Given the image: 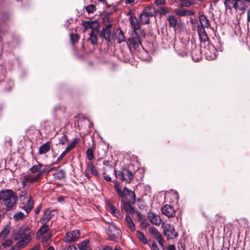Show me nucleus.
Here are the masks:
<instances>
[{
  "instance_id": "1",
  "label": "nucleus",
  "mask_w": 250,
  "mask_h": 250,
  "mask_svg": "<svg viewBox=\"0 0 250 250\" xmlns=\"http://www.w3.org/2000/svg\"><path fill=\"white\" fill-rule=\"evenodd\" d=\"M45 170V166L40 163L38 162L37 165H33L29 169L31 173L24 174L20 179L22 188L38 182Z\"/></svg>"
},
{
  "instance_id": "2",
  "label": "nucleus",
  "mask_w": 250,
  "mask_h": 250,
  "mask_svg": "<svg viewBox=\"0 0 250 250\" xmlns=\"http://www.w3.org/2000/svg\"><path fill=\"white\" fill-rule=\"evenodd\" d=\"M0 200L7 210H13L16 208L18 196L11 189H3L0 191Z\"/></svg>"
},
{
  "instance_id": "3",
  "label": "nucleus",
  "mask_w": 250,
  "mask_h": 250,
  "mask_svg": "<svg viewBox=\"0 0 250 250\" xmlns=\"http://www.w3.org/2000/svg\"><path fill=\"white\" fill-rule=\"evenodd\" d=\"M114 188L119 197L123 200L125 199L126 202L134 204L136 202V195L134 192L129 190L127 188L125 187L122 189V187L117 181H113Z\"/></svg>"
},
{
  "instance_id": "4",
  "label": "nucleus",
  "mask_w": 250,
  "mask_h": 250,
  "mask_svg": "<svg viewBox=\"0 0 250 250\" xmlns=\"http://www.w3.org/2000/svg\"><path fill=\"white\" fill-rule=\"evenodd\" d=\"M145 32L137 33L132 32L131 37L127 40V45L131 52L133 50L139 51L142 45V39L145 38Z\"/></svg>"
},
{
  "instance_id": "5",
  "label": "nucleus",
  "mask_w": 250,
  "mask_h": 250,
  "mask_svg": "<svg viewBox=\"0 0 250 250\" xmlns=\"http://www.w3.org/2000/svg\"><path fill=\"white\" fill-rule=\"evenodd\" d=\"M158 11L152 6L146 7L139 17L140 22L142 24H149V18L155 17Z\"/></svg>"
},
{
  "instance_id": "6",
  "label": "nucleus",
  "mask_w": 250,
  "mask_h": 250,
  "mask_svg": "<svg viewBox=\"0 0 250 250\" xmlns=\"http://www.w3.org/2000/svg\"><path fill=\"white\" fill-rule=\"evenodd\" d=\"M50 227L46 224H42V226L38 229L37 234V238L41 240L42 243L48 244L51 241L52 235L49 231Z\"/></svg>"
},
{
  "instance_id": "7",
  "label": "nucleus",
  "mask_w": 250,
  "mask_h": 250,
  "mask_svg": "<svg viewBox=\"0 0 250 250\" xmlns=\"http://www.w3.org/2000/svg\"><path fill=\"white\" fill-rule=\"evenodd\" d=\"M106 233L111 241H115L122 237L121 230L113 224H109L106 229Z\"/></svg>"
},
{
  "instance_id": "8",
  "label": "nucleus",
  "mask_w": 250,
  "mask_h": 250,
  "mask_svg": "<svg viewBox=\"0 0 250 250\" xmlns=\"http://www.w3.org/2000/svg\"><path fill=\"white\" fill-rule=\"evenodd\" d=\"M114 173L116 178L123 181H125L127 183H130L133 178L132 171L126 168L118 171L115 169Z\"/></svg>"
},
{
  "instance_id": "9",
  "label": "nucleus",
  "mask_w": 250,
  "mask_h": 250,
  "mask_svg": "<svg viewBox=\"0 0 250 250\" xmlns=\"http://www.w3.org/2000/svg\"><path fill=\"white\" fill-rule=\"evenodd\" d=\"M189 43L187 44L182 40L178 41L174 44V49L179 55L185 57L188 55V52Z\"/></svg>"
},
{
  "instance_id": "10",
  "label": "nucleus",
  "mask_w": 250,
  "mask_h": 250,
  "mask_svg": "<svg viewBox=\"0 0 250 250\" xmlns=\"http://www.w3.org/2000/svg\"><path fill=\"white\" fill-rule=\"evenodd\" d=\"M112 27V24L106 25V26L100 32L99 37L108 42H111L113 40V34L111 30Z\"/></svg>"
},
{
  "instance_id": "11",
  "label": "nucleus",
  "mask_w": 250,
  "mask_h": 250,
  "mask_svg": "<svg viewBox=\"0 0 250 250\" xmlns=\"http://www.w3.org/2000/svg\"><path fill=\"white\" fill-rule=\"evenodd\" d=\"M31 234L22 236L15 246L12 247L9 250H19L24 247L31 240Z\"/></svg>"
},
{
  "instance_id": "12",
  "label": "nucleus",
  "mask_w": 250,
  "mask_h": 250,
  "mask_svg": "<svg viewBox=\"0 0 250 250\" xmlns=\"http://www.w3.org/2000/svg\"><path fill=\"white\" fill-rule=\"evenodd\" d=\"M164 234L167 240L173 239L178 236V232L175 230L173 226L167 224L163 226Z\"/></svg>"
},
{
  "instance_id": "13",
  "label": "nucleus",
  "mask_w": 250,
  "mask_h": 250,
  "mask_svg": "<svg viewBox=\"0 0 250 250\" xmlns=\"http://www.w3.org/2000/svg\"><path fill=\"white\" fill-rule=\"evenodd\" d=\"M82 25L84 28V32L91 29V31H98L99 27V23L96 20L83 21Z\"/></svg>"
},
{
  "instance_id": "14",
  "label": "nucleus",
  "mask_w": 250,
  "mask_h": 250,
  "mask_svg": "<svg viewBox=\"0 0 250 250\" xmlns=\"http://www.w3.org/2000/svg\"><path fill=\"white\" fill-rule=\"evenodd\" d=\"M80 237V232L78 230H72L65 233L63 240L65 242L72 243L76 241Z\"/></svg>"
},
{
  "instance_id": "15",
  "label": "nucleus",
  "mask_w": 250,
  "mask_h": 250,
  "mask_svg": "<svg viewBox=\"0 0 250 250\" xmlns=\"http://www.w3.org/2000/svg\"><path fill=\"white\" fill-rule=\"evenodd\" d=\"M21 204V208L25 211L27 215H28L34 208V201L33 197L29 196L28 199H27L24 202H22Z\"/></svg>"
},
{
  "instance_id": "16",
  "label": "nucleus",
  "mask_w": 250,
  "mask_h": 250,
  "mask_svg": "<svg viewBox=\"0 0 250 250\" xmlns=\"http://www.w3.org/2000/svg\"><path fill=\"white\" fill-rule=\"evenodd\" d=\"M32 231L28 226H22L19 229L18 231L15 234L14 238L16 240H18L22 236L32 234Z\"/></svg>"
},
{
  "instance_id": "17",
  "label": "nucleus",
  "mask_w": 250,
  "mask_h": 250,
  "mask_svg": "<svg viewBox=\"0 0 250 250\" xmlns=\"http://www.w3.org/2000/svg\"><path fill=\"white\" fill-rule=\"evenodd\" d=\"M129 21L131 27L133 28L132 32H145L143 30L141 29L140 23L136 17H132L129 18Z\"/></svg>"
},
{
  "instance_id": "18",
  "label": "nucleus",
  "mask_w": 250,
  "mask_h": 250,
  "mask_svg": "<svg viewBox=\"0 0 250 250\" xmlns=\"http://www.w3.org/2000/svg\"><path fill=\"white\" fill-rule=\"evenodd\" d=\"M162 213L168 218H171L175 216V210L173 208L169 205H165L162 207Z\"/></svg>"
},
{
  "instance_id": "19",
  "label": "nucleus",
  "mask_w": 250,
  "mask_h": 250,
  "mask_svg": "<svg viewBox=\"0 0 250 250\" xmlns=\"http://www.w3.org/2000/svg\"><path fill=\"white\" fill-rule=\"evenodd\" d=\"M147 217L150 222L153 225L159 226L161 223L160 216L153 212H148Z\"/></svg>"
},
{
  "instance_id": "20",
  "label": "nucleus",
  "mask_w": 250,
  "mask_h": 250,
  "mask_svg": "<svg viewBox=\"0 0 250 250\" xmlns=\"http://www.w3.org/2000/svg\"><path fill=\"white\" fill-rule=\"evenodd\" d=\"M55 212L54 209H47L44 211V214L40 221L42 224H47L48 222L54 216L53 213Z\"/></svg>"
},
{
  "instance_id": "21",
  "label": "nucleus",
  "mask_w": 250,
  "mask_h": 250,
  "mask_svg": "<svg viewBox=\"0 0 250 250\" xmlns=\"http://www.w3.org/2000/svg\"><path fill=\"white\" fill-rule=\"evenodd\" d=\"M132 203L122 200L121 202V208L123 209L127 213H132L134 212V208L132 207Z\"/></svg>"
},
{
  "instance_id": "22",
  "label": "nucleus",
  "mask_w": 250,
  "mask_h": 250,
  "mask_svg": "<svg viewBox=\"0 0 250 250\" xmlns=\"http://www.w3.org/2000/svg\"><path fill=\"white\" fill-rule=\"evenodd\" d=\"M166 20L168 22V26L170 27L176 28L178 24V19L175 15H169Z\"/></svg>"
},
{
  "instance_id": "23",
  "label": "nucleus",
  "mask_w": 250,
  "mask_h": 250,
  "mask_svg": "<svg viewBox=\"0 0 250 250\" xmlns=\"http://www.w3.org/2000/svg\"><path fill=\"white\" fill-rule=\"evenodd\" d=\"M175 13L177 16L181 17H185L193 15L194 14L193 10H186L185 9H182L180 10H176Z\"/></svg>"
},
{
  "instance_id": "24",
  "label": "nucleus",
  "mask_w": 250,
  "mask_h": 250,
  "mask_svg": "<svg viewBox=\"0 0 250 250\" xmlns=\"http://www.w3.org/2000/svg\"><path fill=\"white\" fill-rule=\"evenodd\" d=\"M205 27L200 25H198L197 27V31L199 36L201 40L204 42H206L208 39L206 32L205 30Z\"/></svg>"
},
{
  "instance_id": "25",
  "label": "nucleus",
  "mask_w": 250,
  "mask_h": 250,
  "mask_svg": "<svg viewBox=\"0 0 250 250\" xmlns=\"http://www.w3.org/2000/svg\"><path fill=\"white\" fill-rule=\"evenodd\" d=\"M50 143L47 142L40 147L39 154L40 155L45 154L50 150Z\"/></svg>"
},
{
  "instance_id": "26",
  "label": "nucleus",
  "mask_w": 250,
  "mask_h": 250,
  "mask_svg": "<svg viewBox=\"0 0 250 250\" xmlns=\"http://www.w3.org/2000/svg\"><path fill=\"white\" fill-rule=\"evenodd\" d=\"M136 233L137 237L140 241H141L144 244H147L148 246H150V242H151V240H147L143 233L139 230H137L136 231Z\"/></svg>"
},
{
  "instance_id": "27",
  "label": "nucleus",
  "mask_w": 250,
  "mask_h": 250,
  "mask_svg": "<svg viewBox=\"0 0 250 250\" xmlns=\"http://www.w3.org/2000/svg\"><path fill=\"white\" fill-rule=\"evenodd\" d=\"M98 31H91L89 34V37L87 39L88 42L93 45L98 43V37L97 36Z\"/></svg>"
},
{
  "instance_id": "28",
  "label": "nucleus",
  "mask_w": 250,
  "mask_h": 250,
  "mask_svg": "<svg viewBox=\"0 0 250 250\" xmlns=\"http://www.w3.org/2000/svg\"><path fill=\"white\" fill-rule=\"evenodd\" d=\"M53 175L55 179L62 180L65 178L66 173L63 169H60L54 172Z\"/></svg>"
},
{
  "instance_id": "29",
  "label": "nucleus",
  "mask_w": 250,
  "mask_h": 250,
  "mask_svg": "<svg viewBox=\"0 0 250 250\" xmlns=\"http://www.w3.org/2000/svg\"><path fill=\"white\" fill-rule=\"evenodd\" d=\"M11 229V228L9 225L6 226L0 232V240H3L8 235Z\"/></svg>"
},
{
  "instance_id": "30",
  "label": "nucleus",
  "mask_w": 250,
  "mask_h": 250,
  "mask_svg": "<svg viewBox=\"0 0 250 250\" xmlns=\"http://www.w3.org/2000/svg\"><path fill=\"white\" fill-rule=\"evenodd\" d=\"M126 225L127 228L131 231H135V226L129 215L125 216Z\"/></svg>"
},
{
  "instance_id": "31",
  "label": "nucleus",
  "mask_w": 250,
  "mask_h": 250,
  "mask_svg": "<svg viewBox=\"0 0 250 250\" xmlns=\"http://www.w3.org/2000/svg\"><path fill=\"white\" fill-rule=\"evenodd\" d=\"M78 248L80 250H91L89 241L88 240H84L83 242L78 244Z\"/></svg>"
},
{
  "instance_id": "32",
  "label": "nucleus",
  "mask_w": 250,
  "mask_h": 250,
  "mask_svg": "<svg viewBox=\"0 0 250 250\" xmlns=\"http://www.w3.org/2000/svg\"><path fill=\"white\" fill-rule=\"evenodd\" d=\"M87 169L90 171L92 175L96 177L99 175V171H98L96 167L92 162H90L87 164Z\"/></svg>"
},
{
  "instance_id": "33",
  "label": "nucleus",
  "mask_w": 250,
  "mask_h": 250,
  "mask_svg": "<svg viewBox=\"0 0 250 250\" xmlns=\"http://www.w3.org/2000/svg\"><path fill=\"white\" fill-rule=\"evenodd\" d=\"M199 21L200 23V26L208 28L210 26V23L208 20L204 15H201L199 17Z\"/></svg>"
},
{
  "instance_id": "34",
  "label": "nucleus",
  "mask_w": 250,
  "mask_h": 250,
  "mask_svg": "<svg viewBox=\"0 0 250 250\" xmlns=\"http://www.w3.org/2000/svg\"><path fill=\"white\" fill-rule=\"evenodd\" d=\"M28 215L26 213L25 214L23 212L19 211L14 214L13 218L16 221H19L23 220Z\"/></svg>"
},
{
  "instance_id": "35",
  "label": "nucleus",
  "mask_w": 250,
  "mask_h": 250,
  "mask_svg": "<svg viewBox=\"0 0 250 250\" xmlns=\"http://www.w3.org/2000/svg\"><path fill=\"white\" fill-rule=\"evenodd\" d=\"M149 233L153 235V236L155 238H157L161 236H162L161 234L158 231V230L153 227H150L148 229Z\"/></svg>"
},
{
  "instance_id": "36",
  "label": "nucleus",
  "mask_w": 250,
  "mask_h": 250,
  "mask_svg": "<svg viewBox=\"0 0 250 250\" xmlns=\"http://www.w3.org/2000/svg\"><path fill=\"white\" fill-rule=\"evenodd\" d=\"M29 196H32L30 194H29L26 191H21L18 196L19 198L21 203L22 202H24L27 199H28Z\"/></svg>"
},
{
  "instance_id": "37",
  "label": "nucleus",
  "mask_w": 250,
  "mask_h": 250,
  "mask_svg": "<svg viewBox=\"0 0 250 250\" xmlns=\"http://www.w3.org/2000/svg\"><path fill=\"white\" fill-rule=\"evenodd\" d=\"M233 3V7L236 9L239 10L240 11L244 12L245 9V6L244 5H243L242 6H240L239 4L240 3H242V2L241 1V0H232Z\"/></svg>"
},
{
  "instance_id": "38",
  "label": "nucleus",
  "mask_w": 250,
  "mask_h": 250,
  "mask_svg": "<svg viewBox=\"0 0 250 250\" xmlns=\"http://www.w3.org/2000/svg\"><path fill=\"white\" fill-rule=\"evenodd\" d=\"M80 139L78 138H75L73 139L70 144L66 148V151H70L75 146L79 143Z\"/></svg>"
},
{
  "instance_id": "39",
  "label": "nucleus",
  "mask_w": 250,
  "mask_h": 250,
  "mask_svg": "<svg viewBox=\"0 0 250 250\" xmlns=\"http://www.w3.org/2000/svg\"><path fill=\"white\" fill-rule=\"evenodd\" d=\"M182 7H189L195 3V0H180Z\"/></svg>"
},
{
  "instance_id": "40",
  "label": "nucleus",
  "mask_w": 250,
  "mask_h": 250,
  "mask_svg": "<svg viewBox=\"0 0 250 250\" xmlns=\"http://www.w3.org/2000/svg\"><path fill=\"white\" fill-rule=\"evenodd\" d=\"M116 39L118 43H121L125 41V38L122 30H119L118 35L116 36Z\"/></svg>"
},
{
  "instance_id": "41",
  "label": "nucleus",
  "mask_w": 250,
  "mask_h": 250,
  "mask_svg": "<svg viewBox=\"0 0 250 250\" xmlns=\"http://www.w3.org/2000/svg\"><path fill=\"white\" fill-rule=\"evenodd\" d=\"M159 9L161 15H166L167 14L170 13V8L164 6H159Z\"/></svg>"
},
{
  "instance_id": "42",
  "label": "nucleus",
  "mask_w": 250,
  "mask_h": 250,
  "mask_svg": "<svg viewBox=\"0 0 250 250\" xmlns=\"http://www.w3.org/2000/svg\"><path fill=\"white\" fill-rule=\"evenodd\" d=\"M86 155L87 159L91 161L94 159L93 149L92 148L89 147L86 151Z\"/></svg>"
},
{
  "instance_id": "43",
  "label": "nucleus",
  "mask_w": 250,
  "mask_h": 250,
  "mask_svg": "<svg viewBox=\"0 0 250 250\" xmlns=\"http://www.w3.org/2000/svg\"><path fill=\"white\" fill-rule=\"evenodd\" d=\"M70 37L71 42L73 44H74L77 42L80 38L79 35L78 34H74L72 33L70 35Z\"/></svg>"
},
{
  "instance_id": "44",
  "label": "nucleus",
  "mask_w": 250,
  "mask_h": 250,
  "mask_svg": "<svg viewBox=\"0 0 250 250\" xmlns=\"http://www.w3.org/2000/svg\"><path fill=\"white\" fill-rule=\"evenodd\" d=\"M85 9L88 14L94 13L96 9V7L94 4H89L85 7Z\"/></svg>"
},
{
  "instance_id": "45",
  "label": "nucleus",
  "mask_w": 250,
  "mask_h": 250,
  "mask_svg": "<svg viewBox=\"0 0 250 250\" xmlns=\"http://www.w3.org/2000/svg\"><path fill=\"white\" fill-rule=\"evenodd\" d=\"M113 21V19L110 18H109L107 16L104 17L103 19V24L104 25V26H106V25L107 24H112V22Z\"/></svg>"
},
{
  "instance_id": "46",
  "label": "nucleus",
  "mask_w": 250,
  "mask_h": 250,
  "mask_svg": "<svg viewBox=\"0 0 250 250\" xmlns=\"http://www.w3.org/2000/svg\"><path fill=\"white\" fill-rule=\"evenodd\" d=\"M13 243L12 239H9L4 241L2 244L3 248H6L10 246Z\"/></svg>"
},
{
  "instance_id": "47",
  "label": "nucleus",
  "mask_w": 250,
  "mask_h": 250,
  "mask_svg": "<svg viewBox=\"0 0 250 250\" xmlns=\"http://www.w3.org/2000/svg\"><path fill=\"white\" fill-rule=\"evenodd\" d=\"M68 141L67 136L65 134H63V136L59 139V144L62 145H64Z\"/></svg>"
},
{
  "instance_id": "48",
  "label": "nucleus",
  "mask_w": 250,
  "mask_h": 250,
  "mask_svg": "<svg viewBox=\"0 0 250 250\" xmlns=\"http://www.w3.org/2000/svg\"><path fill=\"white\" fill-rule=\"evenodd\" d=\"M149 246L151 248V250H160L157 244L154 241L152 243L150 242V246Z\"/></svg>"
},
{
  "instance_id": "49",
  "label": "nucleus",
  "mask_w": 250,
  "mask_h": 250,
  "mask_svg": "<svg viewBox=\"0 0 250 250\" xmlns=\"http://www.w3.org/2000/svg\"><path fill=\"white\" fill-rule=\"evenodd\" d=\"M110 209L111 213L114 216L116 214L118 210L113 205H110Z\"/></svg>"
},
{
  "instance_id": "50",
  "label": "nucleus",
  "mask_w": 250,
  "mask_h": 250,
  "mask_svg": "<svg viewBox=\"0 0 250 250\" xmlns=\"http://www.w3.org/2000/svg\"><path fill=\"white\" fill-rule=\"evenodd\" d=\"M154 3L159 7V6H163L166 4V1L165 0H155Z\"/></svg>"
},
{
  "instance_id": "51",
  "label": "nucleus",
  "mask_w": 250,
  "mask_h": 250,
  "mask_svg": "<svg viewBox=\"0 0 250 250\" xmlns=\"http://www.w3.org/2000/svg\"><path fill=\"white\" fill-rule=\"evenodd\" d=\"M205 54L208 60H212L215 58V55L214 53L209 55L208 51H206Z\"/></svg>"
},
{
  "instance_id": "52",
  "label": "nucleus",
  "mask_w": 250,
  "mask_h": 250,
  "mask_svg": "<svg viewBox=\"0 0 250 250\" xmlns=\"http://www.w3.org/2000/svg\"><path fill=\"white\" fill-rule=\"evenodd\" d=\"M68 151H66V150L65 149L61 155L58 158L57 162H60L61 161L62 158L64 157V156L67 153H68Z\"/></svg>"
},
{
  "instance_id": "53",
  "label": "nucleus",
  "mask_w": 250,
  "mask_h": 250,
  "mask_svg": "<svg viewBox=\"0 0 250 250\" xmlns=\"http://www.w3.org/2000/svg\"><path fill=\"white\" fill-rule=\"evenodd\" d=\"M156 240L162 247H164V240L162 236H161L160 237L156 238Z\"/></svg>"
},
{
  "instance_id": "54",
  "label": "nucleus",
  "mask_w": 250,
  "mask_h": 250,
  "mask_svg": "<svg viewBox=\"0 0 250 250\" xmlns=\"http://www.w3.org/2000/svg\"><path fill=\"white\" fill-rule=\"evenodd\" d=\"M63 250H77V249L74 245H72L65 247Z\"/></svg>"
},
{
  "instance_id": "55",
  "label": "nucleus",
  "mask_w": 250,
  "mask_h": 250,
  "mask_svg": "<svg viewBox=\"0 0 250 250\" xmlns=\"http://www.w3.org/2000/svg\"><path fill=\"white\" fill-rule=\"evenodd\" d=\"M127 15L130 16V17H135V10L134 9H130L127 13Z\"/></svg>"
},
{
  "instance_id": "56",
  "label": "nucleus",
  "mask_w": 250,
  "mask_h": 250,
  "mask_svg": "<svg viewBox=\"0 0 250 250\" xmlns=\"http://www.w3.org/2000/svg\"><path fill=\"white\" fill-rule=\"evenodd\" d=\"M35 130H37V129H36V128H35V126H34V125H31L30 126L29 128H28L26 131V133L28 134L30 133V131H34Z\"/></svg>"
},
{
  "instance_id": "57",
  "label": "nucleus",
  "mask_w": 250,
  "mask_h": 250,
  "mask_svg": "<svg viewBox=\"0 0 250 250\" xmlns=\"http://www.w3.org/2000/svg\"><path fill=\"white\" fill-rule=\"evenodd\" d=\"M105 174V171H104L103 173V174L104 175V178L107 181H110L111 180V177Z\"/></svg>"
},
{
  "instance_id": "58",
  "label": "nucleus",
  "mask_w": 250,
  "mask_h": 250,
  "mask_svg": "<svg viewBox=\"0 0 250 250\" xmlns=\"http://www.w3.org/2000/svg\"><path fill=\"white\" fill-rule=\"evenodd\" d=\"M125 3L126 4L133 5L135 3V0H125Z\"/></svg>"
},
{
  "instance_id": "59",
  "label": "nucleus",
  "mask_w": 250,
  "mask_h": 250,
  "mask_svg": "<svg viewBox=\"0 0 250 250\" xmlns=\"http://www.w3.org/2000/svg\"><path fill=\"white\" fill-rule=\"evenodd\" d=\"M41 250V245L40 244H38L31 249H30L29 250Z\"/></svg>"
},
{
  "instance_id": "60",
  "label": "nucleus",
  "mask_w": 250,
  "mask_h": 250,
  "mask_svg": "<svg viewBox=\"0 0 250 250\" xmlns=\"http://www.w3.org/2000/svg\"><path fill=\"white\" fill-rule=\"evenodd\" d=\"M149 226V223L145 222H143L141 224V226L143 228H146Z\"/></svg>"
},
{
  "instance_id": "61",
  "label": "nucleus",
  "mask_w": 250,
  "mask_h": 250,
  "mask_svg": "<svg viewBox=\"0 0 250 250\" xmlns=\"http://www.w3.org/2000/svg\"><path fill=\"white\" fill-rule=\"evenodd\" d=\"M240 223H244L245 225H248L249 223L248 221L245 218H241L239 219Z\"/></svg>"
},
{
  "instance_id": "62",
  "label": "nucleus",
  "mask_w": 250,
  "mask_h": 250,
  "mask_svg": "<svg viewBox=\"0 0 250 250\" xmlns=\"http://www.w3.org/2000/svg\"><path fill=\"white\" fill-rule=\"evenodd\" d=\"M114 216H116L118 218H122L123 217V216L121 214L119 210Z\"/></svg>"
},
{
  "instance_id": "63",
  "label": "nucleus",
  "mask_w": 250,
  "mask_h": 250,
  "mask_svg": "<svg viewBox=\"0 0 250 250\" xmlns=\"http://www.w3.org/2000/svg\"><path fill=\"white\" fill-rule=\"evenodd\" d=\"M102 250H113V249L110 246H106L103 248Z\"/></svg>"
},
{
  "instance_id": "64",
  "label": "nucleus",
  "mask_w": 250,
  "mask_h": 250,
  "mask_svg": "<svg viewBox=\"0 0 250 250\" xmlns=\"http://www.w3.org/2000/svg\"><path fill=\"white\" fill-rule=\"evenodd\" d=\"M167 250H175V247L174 245H171L168 247Z\"/></svg>"
}]
</instances>
